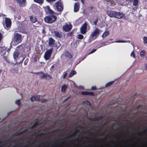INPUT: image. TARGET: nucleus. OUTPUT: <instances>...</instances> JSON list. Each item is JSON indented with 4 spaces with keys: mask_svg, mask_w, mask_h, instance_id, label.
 Returning <instances> with one entry per match:
<instances>
[{
    "mask_svg": "<svg viewBox=\"0 0 147 147\" xmlns=\"http://www.w3.org/2000/svg\"><path fill=\"white\" fill-rule=\"evenodd\" d=\"M45 10L49 15L45 17L44 18L45 22L49 24L54 22L57 19V16L55 15V12L52 10L49 6H47L46 7Z\"/></svg>",
    "mask_w": 147,
    "mask_h": 147,
    "instance_id": "obj_1",
    "label": "nucleus"
},
{
    "mask_svg": "<svg viewBox=\"0 0 147 147\" xmlns=\"http://www.w3.org/2000/svg\"><path fill=\"white\" fill-rule=\"evenodd\" d=\"M108 16L111 18H115L118 19H121L125 17V14L123 13L111 10L108 11Z\"/></svg>",
    "mask_w": 147,
    "mask_h": 147,
    "instance_id": "obj_2",
    "label": "nucleus"
},
{
    "mask_svg": "<svg viewBox=\"0 0 147 147\" xmlns=\"http://www.w3.org/2000/svg\"><path fill=\"white\" fill-rule=\"evenodd\" d=\"M43 72L40 71L38 72L35 73L34 74L39 76L40 78H44L46 80H49L51 79L52 77L51 76L47 73L43 74Z\"/></svg>",
    "mask_w": 147,
    "mask_h": 147,
    "instance_id": "obj_3",
    "label": "nucleus"
},
{
    "mask_svg": "<svg viewBox=\"0 0 147 147\" xmlns=\"http://www.w3.org/2000/svg\"><path fill=\"white\" fill-rule=\"evenodd\" d=\"M54 7L59 11H62L63 9V5L61 1H59L56 2L54 4Z\"/></svg>",
    "mask_w": 147,
    "mask_h": 147,
    "instance_id": "obj_4",
    "label": "nucleus"
},
{
    "mask_svg": "<svg viewBox=\"0 0 147 147\" xmlns=\"http://www.w3.org/2000/svg\"><path fill=\"white\" fill-rule=\"evenodd\" d=\"M100 29L97 28H96L95 30L93 32L91 33L90 35V38H94L95 39L99 35L100 33Z\"/></svg>",
    "mask_w": 147,
    "mask_h": 147,
    "instance_id": "obj_5",
    "label": "nucleus"
},
{
    "mask_svg": "<svg viewBox=\"0 0 147 147\" xmlns=\"http://www.w3.org/2000/svg\"><path fill=\"white\" fill-rule=\"evenodd\" d=\"M21 38V35L18 33H16L14 34V38L13 40L15 42L18 43H19L22 41Z\"/></svg>",
    "mask_w": 147,
    "mask_h": 147,
    "instance_id": "obj_6",
    "label": "nucleus"
},
{
    "mask_svg": "<svg viewBox=\"0 0 147 147\" xmlns=\"http://www.w3.org/2000/svg\"><path fill=\"white\" fill-rule=\"evenodd\" d=\"M53 50V48H51L46 51L44 55V58L46 60H49L50 59Z\"/></svg>",
    "mask_w": 147,
    "mask_h": 147,
    "instance_id": "obj_7",
    "label": "nucleus"
},
{
    "mask_svg": "<svg viewBox=\"0 0 147 147\" xmlns=\"http://www.w3.org/2000/svg\"><path fill=\"white\" fill-rule=\"evenodd\" d=\"M72 26L71 24L69 25L66 24L65 25H64L63 26V29L66 32H67L70 31L71 29Z\"/></svg>",
    "mask_w": 147,
    "mask_h": 147,
    "instance_id": "obj_8",
    "label": "nucleus"
},
{
    "mask_svg": "<svg viewBox=\"0 0 147 147\" xmlns=\"http://www.w3.org/2000/svg\"><path fill=\"white\" fill-rule=\"evenodd\" d=\"M87 28V24L85 23L80 28L81 33L83 34H85L86 32Z\"/></svg>",
    "mask_w": 147,
    "mask_h": 147,
    "instance_id": "obj_9",
    "label": "nucleus"
},
{
    "mask_svg": "<svg viewBox=\"0 0 147 147\" xmlns=\"http://www.w3.org/2000/svg\"><path fill=\"white\" fill-rule=\"evenodd\" d=\"M53 33L56 38H58L60 39L62 37L63 33L61 31H54L53 32Z\"/></svg>",
    "mask_w": 147,
    "mask_h": 147,
    "instance_id": "obj_10",
    "label": "nucleus"
},
{
    "mask_svg": "<svg viewBox=\"0 0 147 147\" xmlns=\"http://www.w3.org/2000/svg\"><path fill=\"white\" fill-rule=\"evenodd\" d=\"M11 24V22L9 18H5V27L8 28L10 27Z\"/></svg>",
    "mask_w": 147,
    "mask_h": 147,
    "instance_id": "obj_11",
    "label": "nucleus"
},
{
    "mask_svg": "<svg viewBox=\"0 0 147 147\" xmlns=\"http://www.w3.org/2000/svg\"><path fill=\"white\" fill-rule=\"evenodd\" d=\"M55 40L52 37L49 38V46L53 47L54 45Z\"/></svg>",
    "mask_w": 147,
    "mask_h": 147,
    "instance_id": "obj_12",
    "label": "nucleus"
},
{
    "mask_svg": "<svg viewBox=\"0 0 147 147\" xmlns=\"http://www.w3.org/2000/svg\"><path fill=\"white\" fill-rule=\"evenodd\" d=\"M81 94L83 95H89L90 96H94V93L92 92L88 91H82Z\"/></svg>",
    "mask_w": 147,
    "mask_h": 147,
    "instance_id": "obj_13",
    "label": "nucleus"
},
{
    "mask_svg": "<svg viewBox=\"0 0 147 147\" xmlns=\"http://www.w3.org/2000/svg\"><path fill=\"white\" fill-rule=\"evenodd\" d=\"M102 118V116H96L93 118H90V120L93 121H95L100 120Z\"/></svg>",
    "mask_w": 147,
    "mask_h": 147,
    "instance_id": "obj_14",
    "label": "nucleus"
},
{
    "mask_svg": "<svg viewBox=\"0 0 147 147\" xmlns=\"http://www.w3.org/2000/svg\"><path fill=\"white\" fill-rule=\"evenodd\" d=\"M80 4L79 3H75L74 5V11L75 12L78 11L79 9Z\"/></svg>",
    "mask_w": 147,
    "mask_h": 147,
    "instance_id": "obj_15",
    "label": "nucleus"
},
{
    "mask_svg": "<svg viewBox=\"0 0 147 147\" xmlns=\"http://www.w3.org/2000/svg\"><path fill=\"white\" fill-rule=\"evenodd\" d=\"M17 2L19 4L20 7H23L25 5L24 4L26 1V0H16Z\"/></svg>",
    "mask_w": 147,
    "mask_h": 147,
    "instance_id": "obj_16",
    "label": "nucleus"
},
{
    "mask_svg": "<svg viewBox=\"0 0 147 147\" xmlns=\"http://www.w3.org/2000/svg\"><path fill=\"white\" fill-rule=\"evenodd\" d=\"M19 53L17 51H15L13 53V58L15 60H16L19 55Z\"/></svg>",
    "mask_w": 147,
    "mask_h": 147,
    "instance_id": "obj_17",
    "label": "nucleus"
},
{
    "mask_svg": "<svg viewBox=\"0 0 147 147\" xmlns=\"http://www.w3.org/2000/svg\"><path fill=\"white\" fill-rule=\"evenodd\" d=\"M79 130H78V129L77 128H76V131L75 132H74L72 134H70L69 136H67L66 137V138H69L71 137H73L74 136H76V133L78 132H79Z\"/></svg>",
    "mask_w": 147,
    "mask_h": 147,
    "instance_id": "obj_18",
    "label": "nucleus"
},
{
    "mask_svg": "<svg viewBox=\"0 0 147 147\" xmlns=\"http://www.w3.org/2000/svg\"><path fill=\"white\" fill-rule=\"evenodd\" d=\"M65 56L67 58L71 59L73 57V55L68 51H66L65 53Z\"/></svg>",
    "mask_w": 147,
    "mask_h": 147,
    "instance_id": "obj_19",
    "label": "nucleus"
},
{
    "mask_svg": "<svg viewBox=\"0 0 147 147\" xmlns=\"http://www.w3.org/2000/svg\"><path fill=\"white\" fill-rule=\"evenodd\" d=\"M30 20L31 22L35 23L37 21V19L36 17L31 16L30 17Z\"/></svg>",
    "mask_w": 147,
    "mask_h": 147,
    "instance_id": "obj_20",
    "label": "nucleus"
},
{
    "mask_svg": "<svg viewBox=\"0 0 147 147\" xmlns=\"http://www.w3.org/2000/svg\"><path fill=\"white\" fill-rule=\"evenodd\" d=\"M67 87V85L64 84L62 85L61 88V91L62 92L64 93L65 92L66 90Z\"/></svg>",
    "mask_w": 147,
    "mask_h": 147,
    "instance_id": "obj_21",
    "label": "nucleus"
},
{
    "mask_svg": "<svg viewBox=\"0 0 147 147\" xmlns=\"http://www.w3.org/2000/svg\"><path fill=\"white\" fill-rule=\"evenodd\" d=\"M130 2H132L133 1V5L135 6H137L138 3V0H129Z\"/></svg>",
    "mask_w": 147,
    "mask_h": 147,
    "instance_id": "obj_22",
    "label": "nucleus"
},
{
    "mask_svg": "<svg viewBox=\"0 0 147 147\" xmlns=\"http://www.w3.org/2000/svg\"><path fill=\"white\" fill-rule=\"evenodd\" d=\"M39 125V123L38 122L36 121V122L30 128V129H32L35 127H36L37 125Z\"/></svg>",
    "mask_w": 147,
    "mask_h": 147,
    "instance_id": "obj_23",
    "label": "nucleus"
},
{
    "mask_svg": "<svg viewBox=\"0 0 147 147\" xmlns=\"http://www.w3.org/2000/svg\"><path fill=\"white\" fill-rule=\"evenodd\" d=\"M76 71L75 70H72L70 73L69 77L70 78L73 76L75 74H76Z\"/></svg>",
    "mask_w": 147,
    "mask_h": 147,
    "instance_id": "obj_24",
    "label": "nucleus"
},
{
    "mask_svg": "<svg viewBox=\"0 0 147 147\" xmlns=\"http://www.w3.org/2000/svg\"><path fill=\"white\" fill-rule=\"evenodd\" d=\"M109 34V32L108 31H105L102 35V38H104Z\"/></svg>",
    "mask_w": 147,
    "mask_h": 147,
    "instance_id": "obj_25",
    "label": "nucleus"
},
{
    "mask_svg": "<svg viewBox=\"0 0 147 147\" xmlns=\"http://www.w3.org/2000/svg\"><path fill=\"white\" fill-rule=\"evenodd\" d=\"M7 50L5 49H2L1 50V52L0 54L4 56V55H5L6 54V53Z\"/></svg>",
    "mask_w": 147,
    "mask_h": 147,
    "instance_id": "obj_26",
    "label": "nucleus"
},
{
    "mask_svg": "<svg viewBox=\"0 0 147 147\" xmlns=\"http://www.w3.org/2000/svg\"><path fill=\"white\" fill-rule=\"evenodd\" d=\"M114 82V81H110L108 83H107L105 85V87H107L111 85L112 84H113Z\"/></svg>",
    "mask_w": 147,
    "mask_h": 147,
    "instance_id": "obj_27",
    "label": "nucleus"
},
{
    "mask_svg": "<svg viewBox=\"0 0 147 147\" xmlns=\"http://www.w3.org/2000/svg\"><path fill=\"white\" fill-rule=\"evenodd\" d=\"M83 103L90 106H91V104L89 101L86 100L83 102Z\"/></svg>",
    "mask_w": 147,
    "mask_h": 147,
    "instance_id": "obj_28",
    "label": "nucleus"
},
{
    "mask_svg": "<svg viewBox=\"0 0 147 147\" xmlns=\"http://www.w3.org/2000/svg\"><path fill=\"white\" fill-rule=\"evenodd\" d=\"M146 55V52L145 51H142L140 52V55L141 57L144 56Z\"/></svg>",
    "mask_w": 147,
    "mask_h": 147,
    "instance_id": "obj_29",
    "label": "nucleus"
},
{
    "mask_svg": "<svg viewBox=\"0 0 147 147\" xmlns=\"http://www.w3.org/2000/svg\"><path fill=\"white\" fill-rule=\"evenodd\" d=\"M34 1L35 2L38 3L39 4H42L43 2L44 1L43 0H34Z\"/></svg>",
    "mask_w": 147,
    "mask_h": 147,
    "instance_id": "obj_30",
    "label": "nucleus"
},
{
    "mask_svg": "<svg viewBox=\"0 0 147 147\" xmlns=\"http://www.w3.org/2000/svg\"><path fill=\"white\" fill-rule=\"evenodd\" d=\"M143 42L144 44H146L147 43V37L146 36H144L143 38Z\"/></svg>",
    "mask_w": 147,
    "mask_h": 147,
    "instance_id": "obj_31",
    "label": "nucleus"
},
{
    "mask_svg": "<svg viewBox=\"0 0 147 147\" xmlns=\"http://www.w3.org/2000/svg\"><path fill=\"white\" fill-rule=\"evenodd\" d=\"M63 74L62 76V78L63 79H65L66 77V76L67 74V72L66 71H65L64 73H63Z\"/></svg>",
    "mask_w": 147,
    "mask_h": 147,
    "instance_id": "obj_32",
    "label": "nucleus"
},
{
    "mask_svg": "<svg viewBox=\"0 0 147 147\" xmlns=\"http://www.w3.org/2000/svg\"><path fill=\"white\" fill-rule=\"evenodd\" d=\"M78 38L80 39H82L84 38V36L81 34H79L77 35Z\"/></svg>",
    "mask_w": 147,
    "mask_h": 147,
    "instance_id": "obj_33",
    "label": "nucleus"
},
{
    "mask_svg": "<svg viewBox=\"0 0 147 147\" xmlns=\"http://www.w3.org/2000/svg\"><path fill=\"white\" fill-rule=\"evenodd\" d=\"M98 21V18H97V19L94 21L93 22V24L95 26H96L97 24V22Z\"/></svg>",
    "mask_w": 147,
    "mask_h": 147,
    "instance_id": "obj_34",
    "label": "nucleus"
},
{
    "mask_svg": "<svg viewBox=\"0 0 147 147\" xmlns=\"http://www.w3.org/2000/svg\"><path fill=\"white\" fill-rule=\"evenodd\" d=\"M16 103L18 106H20V100H18L15 102Z\"/></svg>",
    "mask_w": 147,
    "mask_h": 147,
    "instance_id": "obj_35",
    "label": "nucleus"
},
{
    "mask_svg": "<svg viewBox=\"0 0 147 147\" xmlns=\"http://www.w3.org/2000/svg\"><path fill=\"white\" fill-rule=\"evenodd\" d=\"M35 96L36 97L35 98L36 99V100L39 101L40 100V96L35 95Z\"/></svg>",
    "mask_w": 147,
    "mask_h": 147,
    "instance_id": "obj_36",
    "label": "nucleus"
},
{
    "mask_svg": "<svg viewBox=\"0 0 147 147\" xmlns=\"http://www.w3.org/2000/svg\"><path fill=\"white\" fill-rule=\"evenodd\" d=\"M27 131V129H25L24 130L22 131L19 132H18V134L19 135H20L22 134H23L24 133L25 131Z\"/></svg>",
    "mask_w": 147,
    "mask_h": 147,
    "instance_id": "obj_37",
    "label": "nucleus"
},
{
    "mask_svg": "<svg viewBox=\"0 0 147 147\" xmlns=\"http://www.w3.org/2000/svg\"><path fill=\"white\" fill-rule=\"evenodd\" d=\"M28 58L26 59L24 61V64L25 65H26L27 64V63H28Z\"/></svg>",
    "mask_w": 147,
    "mask_h": 147,
    "instance_id": "obj_38",
    "label": "nucleus"
},
{
    "mask_svg": "<svg viewBox=\"0 0 147 147\" xmlns=\"http://www.w3.org/2000/svg\"><path fill=\"white\" fill-rule=\"evenodd\" d=\"M95 39L94 38H91L90 37L89 39L88 40V43H90L93 40Z\"/></svg>",
    "mask_w": 147,
    "mask_h": 147,
    "instance_id": "obj_39",
    "label": "nucleus"
},
{
    "mask_svg": "<svg viewBox=\"0 0 147 147\" xmlns=\"http://www.w3.org/2000/svg\"><path fill=\"white\" fill-rule=\"evenodd\" d=\"M35 98V96H32L31 98V100L32 101L36 100Z\"/></svg>",
    "mask_w": 147,
    "mask_h": 147,
    "instance_id": "obj_40",
    "label": "nucleus"
},
{
    "mask_svg": "<svg viewBox=\"0 0 147 147\" xmlns=\"http://www.w3.org/2000/svg\"><path fill=\"white\" fill-rule=\"evenodd\" d=\"M131 56H132L134 58H135L136 55L134 52V51H132L131 53Z\"/></svg>",
    "mask_w": 147,
    "mask_h": 147,
    "instance_id": "obj_41",
    "label": "nucleus"
},
{
    "mask_svg": "<svg viewBox=\"0 0 147 147\" xmlns=\"http://www.w3.org/2000/svg\"><path fill=\"white\" fill-rule=\"evenodd\" d=\"M96 49H93L92 51H91L89 53V54H91L94 53L96 51Z\"/></svg>",
    "mask_w": 147,
    "mask_h": 147,
    "instance_id": "obj_42",
    "label": "nucleus"
},
{
    "mask_svg": "<svg viewBox=\"0 0 147 147\" xmlns=\"http://www.w3.org/2000/svg\"><path fill=\"white\" fill-rule=\"evenodd\" d=\"M47 100L46 99H42L41 100V102L42 103L46 102H47Z\"/></svg>",
    "mask_w": 147,
    "mask_h": 147,
    "instance_id": "obj_43",
    "label": "nucleus"
},
{
    "mask_svg": "<svg viewBox=\"0 0 147 147\" xmlns=\"http://www.w3.org/2000/svg\"><path fill=\"white\" fill-rule=\"evenodd\" d=\"M126 42V41H124L123 40H117V41H116V42Z\"/></svg>",
    "mask_w": 147,
    "mask_h": 147,
    "instance_id": "obj_44",
    "label": "nucleus"
},
{
    "mask_svg": "<svg viewBox=\"0 0 147 147\" xmlns=\"http://www.w3.org/2000/svg\"><path fill=\"white\" fill-rule=\"evenodd\" d=\"M3 58L7 62H8V59L7 58V57L6 56H4L3 57Z\"/></svg>",
    "mask_w": 147,
    "mask_h": 147,
    "instance_id": "obj_45",
    "label": "nucleus"
},
{
    "mask_svg": "<svg viewBox=\"0 0 147 147\" xmlns=\"http://www.w3.org/2000/svg\"><path fill=\"white\" fill-rule=\"evenodd\" d=\"M92 90H95L96 89V87L95 86H92L91 88Z\"/></svg>",
    "mask_w": 147,
    "mask_h": 147,
    "instance_id": "obj_46",
    "label": "nucleus"
},
{
    "mask_svg": "<svg viewBox=\"0 0 147 147\" xmlns=\"http://www.w3.org/2000/svg\"><path fill=\"white\" fill-rule=\"evenodd\" d=\"M56 0H46L48 2H53L56 1Z\"/></svg>",
    "mask_w": 147,
    "mask_h": 147,
    "instance_id": "obj_47",
    "label": "nucleus"
},
{
    "mask_svg": "<svg viewBox=\"0 0 147 147\" xmlns=\"http://www.w3.org/2000/svg\"><path fill=\"white\" fill-rule=\"evenodd\" d=\"M45 133L44 132H41L39 134V136H41V135H44L45 134Z\"/></svg>",
    "mask_w": 147,
    "mask_h": 147,
    "instance_id": "obj_48",
    "label": "nucleus"
},
{
    "mask_svg": "<svg viewBox=\"0 0 147 147\" xmlns=\"http://www.w3.org/2000/svg\"><path fill=\"white\" fill-rule=\"evenodd\" d=\"M144 134V131H141L140 132H139L138 133V134Z\"/></svg>",
    "mask_w": 147,
    "mask_h": 147,
    "instance_id": "obj_49",
    "label": "nucleus"
},
{
    "mask_svg": "<svg viewBox=\"0 0 147 147\" xmlns=\"http://www.w3.org/2000/svg\"><path fill=\"white\" fill-rule=\"evenodd\" d=\"M78 139H79V137H78L76 138L73 141L74 142H76V141H78Z\"/></svg>",
    "mask_w": 147,
    "mask_h": 147,
    "instance_id": "obj_50",
    "label": "nucleus"
},
{
    "mask_svg": "<svg viewBox=\"0 0 147 147\" xmlns=\"http://www.w3.org/2000/svg\"><path fill=\"white\" fill-rule=\"evenodd\" d=\"M63 142H61L60 143H59L58 144V146H61L63 144Z\"/></svg>",
    "mask_w": 147,
    "mask_h": 147,
    "instance_id": "obj_51",
    "label": "nucleus"
},
{
    "mask_svg": "<svg viewBox=\"0 0 147 147\" xmlns=\"http://www.w3.org/2000/svg\"><path fill=\"white\" fill-rule=\"evenodd\" d=\"M142 106L141 105H139L136 108L137 109H138L140 108V107Z\"/></svg>",
    "mask_w": 147,
    "mask_h": 147,
    "instance_id": "obj_52",
    "label": "nucleus"
},
{
    "mask_svg": "<svg viewBox=\"0 0 147 147\" xmlns=\"http://www.w3.org/2000/svg\"><path fill=\"white\" fill-rule=\"evenodd\" d=\"M104 139H105V138H99V140H101V141H103L104 140Z\"/></svg>",
    "mask_w": 147,
    "mask_h": 147,
    "instance_id": "obj_53",
    "label": "nucleus"
},
{
    "mask_svg": "<svg viewBox=\"0 0 147 147\" xmlns=\"http://www.w3.org/2000/svg\"><path fill=\"white\" fill-rule=\"evenodd\" d=\"M18 133H16L15 134H14V136H18V135H19V134H18Z\"/></svg>",
    "mask_w": 147,
    "mask_h": 147,
    "instance_id": "obj_54",
    "label": "nucleus"
},
{
    "mask_svg": "<svg viewBox=\"0 0 147 147\" xmlns=\"http://www.w3.org/2000/svg\"><path fill=\"white\" fill-rule=\"evenodd\" d=\"M81 0V2H82V3L83 4H84L85 0Z\"/></svg>",
    "mask_w": 147,
    "mask_h": 147,
    "instance_id": "obj_55",
    "label": "nucleus"
},
{
    "mask_svg": "<svg viewBox=\"0 0 147 147\" xmlns=\"http://www.w3.org/2000/svg\"><path fill=\"white\" fill-rule=\"evenodd\" d=\"M57 131V129H55V130H53V131H52V132H55V131Z\"/></svg>",
    "mask_w": 147,
    "mask_h": 147,
    "instance_id": "obj_56",
    "label": "nucleus"
},
{
    "mask_svg": "<svg viewBox=\"0 0 147 147\" xmlns=\"http://www.w3.org/2000/svg\"><path fill=\"white\" fill-rule=\"evenodd\" d=\"M90 7V9L92 10L93 8V7L92 6Z\"/></svg>",
    "mask_w": 147,
    "mask_h": 147,
    "instance_id": "obj_57",
    "label": "nucleus"
},
{
    "mask_svg": "<svg viewBox=\"0 0 147 147\" xmlns=\"http://www.w3.org/2000/svg\"><path fill=\"white\" fill-rule=\"evenodd\" d=\"M24 58H23V59H22V61H20V63H22V62L24 61Z\"/></svg>",
    "mask_w": 147,
    "mask_h": 147,
    "instance_id": "obj_58",
    "label": "nucleus"
},
{
    "mask_svg": "<svg viewBox=\"0 0 147 147\" xmlns=\"http://www.w3.org/2000/svg\"><path fill=\"white\" fill-rule=\"evenodd\" d=\"M54 67V65H52L51 66V68H53Z\"/></svg>",
    "mask_w": 147,
    "mask_h": 147,
    "instance_id": "obj_59",
    "label": "nucleus"
},
{
    "mask_svg": "<svg viewBox=\"0 0 147 147\" xmlns=\"http://www.w3.org/2000/svg\"><path fill=\"white\" fill-rule=\"evenodd\" d=\"M120 129V128H119L118 129H114V130L115 131H116V130H118L119 129Z\"/></svg>",
    "mask_w": 147,
    "mask_h": 147,
    "instance_id": "obj_60",
    "label": "nucleus"
},
{
    "mask_svg": "<svg viewBox=\"0 0 147 147\" xmlns=\"http://www.w3.org/2000/svg\"><path fill=\"white\" fill-rule=\"evenodd\" d=\"M3 145H0V147H3Z\"/></svg>",
    "mask_w": 147,
    "mask_h": 147,
    "instance_id": "obj_61",
    "label": "nucleus"
},
{
    "mask_svg": "<svg viewBox=\"0 0 147 147\" xmlns=\"http://www.w3.org/2000/svg\"><path fill=\"white\" fill-rule=\"evenodd\" d=\"M69 98H67L66 99L65 101L67 100Z\"/></svg>",
    "mask_w": 147,
    "mask_h": 147,
    "instance_id": "obj_62",
    "label": "nucleus"
},
{
    "mask_svg": "<svg viewBox=\"0 0 147 147\" xmlns=\"http://www.w3.org/2000/svg\"><path fill=\"white\" fill-rule=\"evenodd\" d=\"M1 71H2L0 69V73H1Z\"/></svg>",
    "mask_w": 147,
    "mask_h": 147,
    "instance_id": "obj_63",
    "label": "nucleus"
},
{
    "mask_svg": "<svg viewBox=\"0 0 147 147\" xmlns=\"http://www.w3.org/2000/svg\"><path fill=\"white\" fill-rule=\"evenodd\" d=\"M27 146V145H25V146H24L26 147Z\"/></svg>",
    "mask_w": 147,
    "mask_h": 147,
    "instance_id": "obj_64",
    "label": "nucleus"
}]
</instances>
